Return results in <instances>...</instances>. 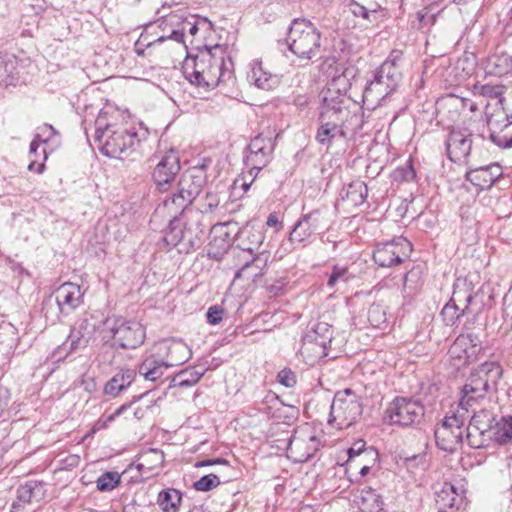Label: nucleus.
<instances>
[{"instance_id":"nucleus-1","label":"nucleus","mask_w":512,"mask_h":512,"mask_svg":"<svg viewBox=\"0 0 512 512\" xmlns=\"http://www.w3.org/2000/svg\"><path fill=\"white\" fill-rule=\"evenodd\" d=\"M233 66L228 46L216 44L205 45L194 57H187L182 69L186 80L209 92L233 80Z\"/></svg>"},{"instance_id":"nucleus-2","label":"nucleus","mask_w":512,"mask_h":512,"mask_svg":"<svg viewBox=\"0 0 512 512\" xmlns=\"http://www.w3.org/2000/svg\"><path fill=\"white\" fill-rule=\"evenodd\" d=\"M119 113L112 108L100 110L94 121V142L109 158H122L134 151L141 142L135 128L125 129L118 123Z\"/></svg>"},{"instance_id":"nucleus-3","label":"nucleus","mask_w":512,"mask_h":512,"mask_svg":"<svg viewBox=\"0 0 512 512\" xmlns=\"http://www.w3.org/2000/svg\"><path fill=\"white\" fill-rule=\"evenodd\" d=\"M502 376L503 368L496 361H486L475 367L462 387L459 407L469 411L474 405L496 394Z\"/></svg>"},{"instance_id":"nucleus-4","label":"nucleus","mask_w":512,"mask_h":512,"mask_svg":"<svg viewBox=\"0 0 512 512\" xmlns=\"http://www.w3.org/2000/svg\"><path fill=\"white\" fill-rule=\"evenodd\" d=\"M80 285L65 282L42 301V313L47 322L56 324L73 314L83 304Z\"/></svg>"},{"instance_id":"nucleus-5","label":"nucleus","mask_w":512,"mask_h":512,"mask_svg":"<svg viewBox=\"0 0 512 512\" xmlns=\"http://www.w3.org/2000/svg\"><path fill=\"white\" fill-rule=\"evenodd\" d=\"M288 47L301 59L311 60L320 56L321 33L306 19H294L288 30Z\"/></svg>"},{"instance_id":"nucleus-6","label":"nucleus","mask_w":512,"mask_h":512,"mask_svg":"<svg viewBox=\"0 0 512 512\" xmlns=\"http://www.w3.org/2000/svg\"><path fill=\"white\" fill-rule=\"evenodd\" d=\"M327 212V209L317 208L298 218L288 236L293 249L307 247L328 227Z\"/></svg>"},{"instance_id":"nucleus-7","label":"nucleus","mask_w":512,"mask_h":512,"mask_svg":"<svg viewBox=\"0 0 512 512\" xmlns=\"http://www.w3.org/2000/svg\"><path fill=\"white\" fill-rule=\"evenodd\" d=\"M363 412L361 397L352 389L346 388L335 393L330 406L329 424L343 429L354 424Z\"/></svg>"},{"instance_id":"nucleus-8","label":"nucleus","mask_w":512,"mask_h":512,"mask_svg":"<svg viewBox=\"0 0 512 512\" xmlns=\"http://www.w3.org/2000/svg\"><path fill=\"white\" fill-rule=\"evenodd\" d=\"M425 415V407L419 401L407 397L394 398L384 412V422L399 427H415Z\"/></svg>"},{"instance_id":"nucleus-9","label":"nucleus","mask_w":512,"mask_h":512,"mask_svg":"<svg viewBox=\"0 0 512 512\" xmlns=\"http://www.w3.org/2000/svg\"><path fill=\"white\" fill-rule=\"evenodd\" d=\"M378 67L374 74L373 79L370 80L363 91V102L369 109H375L378 106L385 105L390 96L396 92L402 77H390Z\"/></svg>"},{"instance_id":"nucleus-10","label":"nucleus","mask_w":512,"mask_h":512,"mask_svg":"<svg viewBox=\"0 0 512 512\" xmlns=\"http://www.w3.org/2000/svg\"><path fill=\"white\" fill-rule=\"evenodd\" d=\"M411 252L410 241L404 237H396L377 243L373 250V260L380 267L390 268L409 259Z\"/></svg>"},{"instance_id":"nucleus-11","label":"nucleus","mask_w":512,"mask_h":512,"mask_svg":"<svg viewBox=\"0 0 512 512\" xmlns=\"http://www.w3.org/2000/svg\"><path fill=\"white\" fill-rule=\"evenodd\" d=\"M109 322L110 320L107 319L105 325L112 333L114 346L122 349H135L144 342L145 330L139 322L121 317L115 318L111 326Z\"/></svg>"},{"instance_id":"nucleus-12","label":"nucleus","mask_w":512,"mask_h":512,"mask_svg":"<svg viewBox=\"0 0 512 512\" xmlns=\"http://www.w3.org/2000/svg\"><path fill=\"white\" fill-rule=\"evenodd\" d=\"M464 424L465 418L459 411L451 416H445L434 431L437 447L446 452L455 451L463 442Z\"/></svg>"},{"instance_id":"nucleus-13","label":"nucleus","mask_w":512,"mask_h":512,"mask_svg":"<svg viewBox=\"0 0 512 512\" xmlns=\"http://www.w3.org/2000/svg\"><path fill=\"white\" fill-rule=\"evenodd\" d=\"M466 287V280L457 279L455 281L452 297L440 312V316L446 326H454L465 315L466 310L472 303L471 289Z\"/></svg>"},{"instance_id":"nucleus-14","label":"nucleus","mask_w":512,"mask_h":512,"mask_svg":"<svg viewBox=\"0 0 512 512\" xmlns=\"http://www.w3.org/2000/svg\"><path fill=\"white\" fill-rule=\"evenodd\" d=\"M276 147V137L272 134L264 135L260 133L249 143L248 154L245 157V164L250 171H256V174L270 163L273 158V152Z\"/></svg>"},{"instance_id":"nucleus-15","label":"nucleus","mask_w":512,"mask_h":512,"mask_svg":"<svg viewBox=\"0 0 512 512\" xmlns=\"http://www.w3.org/2000/svg\"><path fill=\"white\" fill-rule=\"evenodd\" d=\"M240 243L238 248L242 250L243 255H254V264L263 267L269 263L270 252L263 248L265 234L261 230L253 228H243L239 232Z\"/></svg>"},{"instance_id":"nucleus-16","label":"nucleus","mask_w":512,"mask_h":512,"mask_svg":"<svg viewBox=\"0 0 512 512\" xmlns=\"http://www.w3.org/2000/svg\"><path fill=\"white\" fill-rule=\"evenodd\" d=\"M180 172V160L174 150L166 153L154 167L152 180L159 192H167Z\"/></svg>"},{"instance_id":"nucleus-17","label":"nucleus","mask_w":512,"mask_h":512,"mask_svg":"<svg viewBox=\"0 0 512 512\" xmlns=\"http://www.w3.org/2000/svg\"><path fill=\"white\" fill-rule=\"evenodd\" d=\"M99 324L100 321L92 314H85L72 327L64 346L69 345L70 352L86 348L90 340L93 339Z\"/></svg>"},{"instance_id":"nucleus-18","label":"nucleus","mask_w":512,"mask_h":512,"mask_svg":"<svg viewBox=\"0 0 512 512\" xmlns=\"http://www.w3.org/2000/svg\"><path fill=\"white\" fill-rule=\"evenodd\" d=\"M320 440L306 431H295L289 438L287 452L296 462H306L311 459L320 448Z\"/></svg>"},{"instance_id":"nucleus-19","label":"nucleus","mask_w":512,"mask_h":512,"mask_svg":"<svg viewBox=\"0 0 512 512\" xmlns=\"http://www.w3.org/2000/svg\"><path fill=\"white\" fill-rule=\"evenodd\" d=\"M183 23V14L172 12L159 20V28L163 32H167V35H161L153 42H148L147 44H144V40L140 39L136 43V52L138 55L143 54V50L139 48L138 46L144 45L146 47H150L153 44L156 43H162L166 39L174 40L178 43H184L183 40V28H181V25Z\"/></svg>"},{"instance_id":"nucleus-20","label":"nucleus","mask_w":512,"mask_h":512,"mask_svg":"<svg viewBox=\"0 0 512 512\" xmlns=\"http://www.w3.org/2000/svg\"><path fill=\"white\" fill-rule=\"evenodd\" d=\"M472 133L466 129H453L445 142L447 154L453 162H465L472 148Z\"/></svg>"},{"instance_id":"nucleus-21","label":"nucleus","mask_w":512,"mask_h":512,"mask_svg":"<svg viewBox=\"0 0 512 512\" xmlns=\"http://www.w3.org/2000/svg\"><path fill=\"white\" fill-rule=\"evenodd\" d=\"M206 183L207 174L204 172L203 168H189L181 173L177 183V189L193 203Z\"/></svg>"},{"instance_id":"nucleus-22","label":"nucleus","mask_w":512,"mask_h":512,"mask_svg":"<svg viewBox=\"0 0 512 512\" xmlns=\"http://www.w3.org/2000/svg\"><path fill=\"white\" fill-rule=\"evenodd\" d=\"M204 228L201 223L200 215L194 218H188L184 222V234L181 241L180 253L188 254L202 245V236Z\"/></svg>"},{"instance_id":"nucleus-23","label":"nucleus","mask_w":512,"mask_h":512,"mask_svg":"<svg viewBox=\"0 0 512 512\" xmlns=\"http://www.w3.org/2000/svg\"><path fill=\"white\" fill-rule=\"evenodd\" d=\"M502 175L499 164H490L470 169L466 172V180L481 190L490 188Z\"/></svg>"},{"instance_id":"nucleus-24","label":"nucleus","mask_w":512,"mask_h":512,"mask_svg":"<svg viewBox=\"0 0 512 512\" xmlns=\"http://www.w3.org/2000/svg\"><path fill=\"white\" fill-rule=\"evenodd\" d=\"M351 106L355 107L351 99L341 93L340 90L328 88L322 93L319 112L347 115V111Z\"/></svg>"},{"instance_id":"nucleus-25","label":"nucleus","mask_w":512,"mask_h":512,"mask_svg":"<svg viewBox=\"0 0 512 512\" xmlns=\"http://www.w3.org/2000/svg\"><path fill=\"white\" fill-rule=\"evenodd\" d=\"M162 206L171 218H173V216H179L188 219L194 218V216H199V213L192 207L191 201H189L178 189L163 200Z\"/></svg>"},{"instance_id":"nucleus-26","label":"nucleus","mask_w":512,"mask_h":512,"mask_svg":"<svg viewBox=\"0 0 512 512\" xmlns=\"http://www.w3.org/2000/svg\"><path fill=\"white\" fill-rule=\"evenodd\" d=\"M333 339V328L326 322L313 321L310 322L306 328L304 335L302 336V342L307 346L311 347V344L322 345L323 347H329Z\"/></svg>"},{"instance_id":"nucleus-27","label":"nucleus","mask_w":512,"mask_h":512,"mask_svg":"<svg viewBox=\"0 0 512 512\" xmlns=\"http://www.w3.org/2000/svg\"><path fill=\"white\" fill-rule=\"evenodd\" d=\"M487 68L490 74L502 76L512 71V52L504 44L496 46L495 51L487 58Z\"/></svg>"},{"instance_id":"nucleus-28","label":"nucleus","mask_w":512,"mask_h":512,"mask_svg":"<svg viewBox=\"0 0 512 512\" xmlns=\"http://www.w3.org/2000/svg\"><path fill=\"white\" fill-rule=\"evenodd\" d=\"M45 484L42 481L29 480L17 489V501L13 503L14 509L24 504L39 502L45 496Z\"/></svg>"},{"instance_id":"nucleus-29","label":"nucleus","mask_w":512,"mask_h":512,"mask_svg":"<svg viewBox=\"0 0 512 512\" xmlns=\"http://www.w3.org/2000/svg\"><path fill=\"white\" fill-rule=\"evenodd\" d=\"M343 5L354 17L360 18L369 24L377 20L376 14L381 9L376 1L362 3L357 0H344Z\"/></svg>"},{"instance_id":"nucleus-30","label":"nucleus","mask_w":512,"mask_h":512,"mask_svg":"<svg viewBox=\"0 0 512 512\" xmlns=\"http://www.w3.org/2000/svg\"><path fill=\"white\" fill-rule=\"evenodd\" d=\"M463 499L456 492L454 485L445 483L442 489L436 492L435 505L438 512H453L458 510Z\"/></svg>"},{"instance_id":"nucleus-31","label":"nucleus","mask_w":512,"mask_h":512,"mask_svg":"<svg viewBox=\"0 0 512 512\" xmlns=\"http://www.w3.org/2000/svg\"><path fill=\"white\" fill-rule=\"evenodd\" d=\"M172 366L173 364H169V362L155 355H148L138 366V372L145 380L154 382L161 378L165 371Z\"/></svg>"},{"instance_id":"nucleus-32","label":"nucleus","mask_w":512,"mask_h":512,"mask_svg":"<svg viewBox=\"0 0 512 512\" xmlns=\"http://www.w3.org/2000/svg\"><path fill=\"white\" fill-rule=\"evenodd\" d=\"M489 433L492 441L497 444L503 445L508 443L512 439V416L505 415L497 419L492 415Z\"/></svg>"},{"instance_id":"nucleus-33","label":"nucleus","mask_w":512,"mask_h":512,"mask_svg":"<svg viewBox=\"0 0 512 512\" xmlns=\"http://www.w3.org/2000/svg\"><path fill=\"white\" fill-rule=\"evenodd\" d=\"M134 369H122L116 373L105 385L104 393L116 397L120 392L126 390L135 380Z\"/></svg>"},{"instance_id":"nucleus-34","label":"nucleus","mask_w":512,"mask_h":512,"mask_svg":"<svg viewBox=\"0 0 512 512\" xmlns=\"http://www.w3.org/2000/svg\"><path fill=\"white\" fill-rule=\"evenodd\" d=\"M207 368L195 366L186 368L174 375L170 381V388H188L195 385L206 373Z\"/></svg>"},{"instance_id":"nucleus-35","label":"nucleus","mask_w":512,"mask_h":512,"mask_svg":"<svg viewBox=\"0 0 512 512\" xmlns=\"http://www.w3.org/2000/svg\"><path fill=\"white\" fill-rule=\"evenodd\" d=\"M355 502L362 512H381L384 507L382 496L371 487L363 488Z\"/></svg>"},{"instance_id":"nucleus-36","label":"nucleus","mask_w":512,"mask_h":512,"mask_svg":"<svg viewBox=\"0 0 512 512\" xmlns=\"http://www.w3.org/2000/svg\"><path fill=\"white\" fill-rule=\"evenodd\" d=\"M340 196L342 200L347 201L350 205L358 207L366 201L368 187L365 182L355 180L342 189Z\"/></svg>"},{"instance_id":"nucleus-37","label":"nucleus","mask_w":512,"mask_h":512,"mask_svg":"<svg viewBox=\"0 0 512 512\" xmlns=\"http://www.w3.org/2000/svg\"><path fill=\"white\" fill-rule=\"evenodd\" d=\"M186 218H182L179 216H173L169 220V224L167 227V231L163 237V241L170 248L177 247L178 249L181 247V241L183 240L184 234V222Z\"/></svg>"},{"instance_id":"nucleus-38","label":"nucleus","mask_w":512,"mask_h":512,"mask_svg":"<svg viewBox=\"0 0 512 512\" xmlns=\"http://www.w3.org/2000/svg\"><path fill=\"white\" fill-rule=\"evenodd\" d=\"M239 260L242 261L241 267L235 273V279L244 278L246 280H254L258 277L263 276L264 270L268 263H265L263 267H256L254 264V255H239Z\"/></svg>"},{"instance_id":"nucleus-39","label":"nucleus","mask_w":512,"mask_h":512,"mask_svg":"<svg viewBox=\"0 0 512 512\" xmlns=\"http://www.w3.org/2000/svg\"><path fill=\"white\" fill-rule=\"evenodd\" d=\"M248 79L250 82H253L256 87L263 90H271L278 83L277 77L265 71L260 63L252 67L251 71L248 73Z\"/></svg>"},{"instance_id":"nucleus-40","label":"nucleus","mask_w":512,"mask_h":512,"mask_svg":"<svg viewBox=\"0 0 512 512\" xmlns=\"http://www.w3.org/2000/svg\"><path fill=\"white\" fill-rule=\"evenodd\" d=\"M17 63L11 55H0V86L14 85L18 79Z\"/></svg>"},{"instance_id":"nucleus-41","label":"nucleus","mask_w":512,"mask_h":512,"mask_svg":"<svg viewBox=\"0 0 512 512\" xmlns=\"http://www.w3.org/2000/svg\"><path fill=\"white\" fill-rule=\"evenodd\" d=\"M344 138V132L342 128L335 124L319 123L315 139L323 146L329 148L333 142L337 139Z\"/></svg>"},{"instance_id":"nucleus-42","label":"nucleus","mask_w":512,"mask_h":512,"mask_svg":"<svg viewBox=\"0 0 512 512\" xmlns=\"http://www.w3.org/2000/svg\"><path fill=\"white\" fill-rule=\"evenodd\" d=\"M347 464L351 465L357 458H370L372 464L378 461V451L373 447H366V442L362 439L353 443L347 450Z\"/></svg>"},{"instance_id":"nucleus-43","label":"nucleus","mask_w":512,"mask_h":512,"mask_svg":"<svg viewBox=\"0 0 512 512\" xmlns=\"http://www.w3.org/2000/svg\"><path fill=\"white\" fill-rule=\"evenodd\" d=\"M182 494L179 490L169 488L158 494L157 504L163 512H178Z\"/></svg>"},{"instance_id":"nucleus-44","label":"nucleus","mask_w":512,"mask_h":512,"mask_svg":"<svg viewBox=\"0 0 512 512\" xmlns=\"http://www.w3.org/2000/svg\"><path fill=\"white\" fill-rule=\"evenodd\" d=\"M466 440L473 449L488 447L492 441L489 427L466 428Z\"/></svg>"},{"instance_id":"nucleus-45","label":"nucleus","mask_w":512,"mask_h":512,"mask_svg":"<svg viewBox=\"0 0 512 512\" xmlns=\"http://www.w3.org/2000/svg\"><path fill=\"white\" fill-rule=\"evenodd\" d=\"M354 108V110H351V108H349L347 111V115H344V138H346L348 135L357 134L363 128L364 113L361 111L360 108H356V106Z\"/></svg>"},{"instance_id":"nucleus-46","label":"nucleus","mask_w":512,"mask_h":512,"mask_svg":"<svg viewBox=\"0 0 512 512\" xmlns=\"http://www.w3.org/2000/svg\"><path fill=\"white\" fill-rule=\"evenodd\" d=\"M488 126L490 127L489 139L492 143L501 148H511L512 147V120L509 121L503 128V134L497 133L493 127L492 118H489L487 121Z\"/></svg>"},{"instance_id":"nucleus-47","label":"nucleus","mask_w":512,"mask_h":512,"mask_svg":"<svg viewBox=\"0 0 512 512\" xmlns=\"http://www.w3.org/2000/svg\"><path fill=\"white\" fill-rule=\"evenodd\" d=\"M403 59V51L399 49H393L386 60L379 66L387 75L389 73L394 74L395 77H402L401 61ZM393 78V75H390Z\"/></svg>"},{"instance_id":"nucleus-48","label":"nucleus","mask_w":512,"mask_h":512,"mask_svg":"<svg viewBox=\"0 0 512 512\" xmlns=\"http://www.w3.org/2000/svg\"><path fill=\"white\" fill-rule=\"evenodd\" d=\"M121 482V475L116 471H106L96 480L97 490L100 492H110L114 490Z\"/></svg>"},{"instance_id":"nucleus-49","label":"nucleus","mask_w":512,"mask_h":512,"mask_svg":"<svg viewBox=\"0 0 512 512\" xmlns=\"http://www.w3.org/2000/svg\"><path fill=\"white\" fill-rule=\"evenodd\" d=\"M168 356L171 358V362H169V364H173V366L180 365L190 358L191 350L181 341L174 342L169 347Z\"/></svg>"},{"instance_id":"nucleus-50","label":"nucleus","mask_w":512,"mask_h":512,"mask_svg":"<svg viewBox=\"0 0 512 512\" xmlns=\"http://www.w3.org/2000/svg\"><path fill=\"white\" fill-rule=\"evenodd\" d=\"M328 350L329 347H323L318 344H311V347L307 348L304 342H302L301 352L307 358V362L311 365L327 357L329 355Z\"/></svg>"},{"instance_id":"nucleus-51","label":"nucleus","mask_w":512,"mask_h":512,"mask_svg":"<svg viewBox=\"0 0 512 512\" xmlns=\"http://www.w3.org/2000/svg\"><path fill=\"white\" fill-rule=\"evenodd\" d=\"M140 458H142L147 464V470H153L157 467H160L164 460V452L157 448H149L144 450L140 454Z\"/></svg>"},{"instance_id":"nucleus-52","label":"nucleus","mask_w":512,"mask_h":512,"mask_svg":"<svg viewBox=\"0 0 512 512\" xmlns=\"http://www.w3.org/2000/svg\"><path fill=\"white\" fill-rule=\"evenodd\" d=\"M220 204V197L218 193L207 192L206 195L200 200L199 206L195 211L200 215V219L203 214L212 213Z\"/></svg>"},{"instance_id":"nucleus-53","label":"nucleus","mask_w":512,"mask_h":512,"mask_svg":"<svg viewBox=\"0 0 512 512\" xmlns=\"http://www.w3.org/2000/svg\"><path fill=\"white\" fill-rule=\"evenodd\" d=\"M352 277L346 266L334 265L328 277L327 285L332 288L339 281L348 282Z\"/></svg>"},{"instance_id":"nucleus-54","label":"nucleus","mask_w":512,"mask_h":512,"mask_svg":"<svg viewBox=\"0 0 512 512\" xmlns=\"http://www.w3.org/2000/svg\"><path fill=\"white\" fill-rule=\"evenodd\" d=\"M367 319L373 327L379 328L386 322V313L383 307L379 304H372L368 309Z\"/></svg>"},{"instance_id":"nucleus-55","label":"nucleus","mask_w":512,"mask_h":512,"mask_svg":"<svg viewBox=\"0 0 512 512\" xmlns=\"http://www.w3.org/2000/svg\"><path fill=\"white\" fill-rule=\"evenodd\" d=\"M221 481L216 474H208L202 476L199 480H197L193 487L197 491L208 492L213 488L220 485Z\"/></svg>"},{"instance_id":"nucleus-56","label":"nucleus","mask_w":512,"mask_h":512,"mask_svg":"<svg viewBox=\"0 0 512 512\" xmlns=\"http://www.w3.org/2000/svg\"><path fill=\"white\" fill-rule=\"evenodd\" d=\"M415 177L416 172L410 160L405 165L397 167L393 172V178L396 181L411 182Z\"/></svg>"},{"instance_id":"nucleus-57","label":"nucleus","mask_w":512,"mask_h":512,"mask_svg":"<svg viewBox=\"0 0 512 512\" xmlns=\"http://www.w3.org/2000/svg\"><path fill=\"white\" fill-rule=\"evenodd\" d=\"M492 414L487 410L474 413L466 428L489 427Z\"/></svg>"},{"instance_id":"nucleus-58","label":"nucleus","mask_w":512,"mask_h":512,"mask_svg":"<svg viewBox=\"0 0 512 512\" xmlns=\"http://www.w3.org/2000/svg\"><path fill=\"white\" fill-rule=\"evenodd\" d=\"M277 381L287 388H293L297 384V376L290 368H284L278 372Z\"/></svg>"},{"instance_id":"nucleus-59","label":"nucleus","mask_w":512,"mask_h":512,"mask_svg":"<svg viewBox=\"0 0 512 512\" xmlns=\"http://www.w3.org/2000/svg\"><path fill=\"white\" fill-rule=\"evenodd\" d=\"M55 135H57V131L55 130V128L52 125H50V124H43L42 126L37 128V133L35 134V137L41 143H47Z\"/></svg>"},{"instance_id":"nucleus-60","label":"nucleus","mask_w":512,"mask_h":512,"mask_svg":"<svg viewBox=\"0 0 512 512\" xmlns=\"http://www.w3.org/2000/svg\"><path fill=\"white\" fill-rule=\"evenodd\" d=\"M466 341H469L472 347H477L481 344L479 337L475 334L468 333L466 336L460 335L453 344L450 350L451 353H454L458 347H462L463 345H465Z\"/></svg>"},{"instance_id":"nucleus-61","label":"nucleus","mask_w":512,"mask_h":512,"mask_svg":"<svg viewBox=\"0 0 512 512\" xmlns=\"http://www.w3.org/2000/svg\"><path fill=\"white\" fill-rule=\"evenodd\" d=\"M343 120L344 115L336 114V113H325V112H319L318 116V122L319 123H329V124H335L339 126V128L343 129Z\"/></svg>"},{"instance_id":"nucleus-62","label":"nucleus","mask_w":512,"mask_h":512,"mask_svg":"<svg viewBox=\"0 0 512 512\" xmlns=\"http://www.w3.org/2000/svg\"><path fill=\"white\" fill-rule=\"evenodd\" d=\"M10 402V392L9 390L0 385V418H4L6 420V417H8L9 413L7 411L8 405Z\"/></svg>"},{"instance_id":"nucleus-63","label":"nucleus","mask_w":512,"mask_h":512,"mask_svg":"<svg viewBox=\"0 0 512 512\" xmlns=\"http://www.w3.org/2000/svg\"><path fill=\"white\" fill-rule=\"evenodd\" d=\"M224 309L219 305L211 306L206 314L207 322L211 325H217L221 322Z\"/></svg>"},{"instance_id":"nucleus-64","label":"nucleus","mask_w":512,"mask_h":512,"mask_svg":"<svg viewBox=\"0 0 512 512\" xmlns=\"http://www.w3.org/2000/svg\"><path fill=\"white\" fill-rule=\"evenodd\" d=\"M435 19L436 15L434 13H431V10L428 8H425L422 11L418 12V20L421 28L433 25Z\"/></svg>"}]
</instances>
